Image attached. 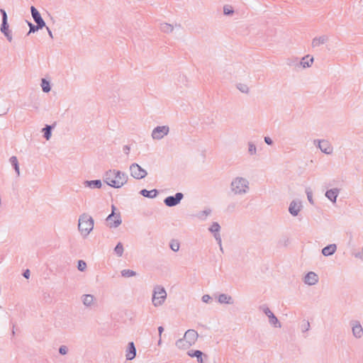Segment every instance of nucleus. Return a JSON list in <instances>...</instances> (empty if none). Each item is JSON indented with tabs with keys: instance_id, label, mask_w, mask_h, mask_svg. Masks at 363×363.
<instances>
[{
	"instance_id": "obj_1",
	"label": "nucleus",
	"mask_w": 363,
	"mask_h": 363,
	"mask_svg": "<svg viewBox=\"0 0 363 363\" xmlns=\"http://www.w3.org/2000/svg\"><path fill=\"white\" fill-rule=\"evenodd\" d=\"M104 181L113 188H121L128 181V176L121 171L113 169L106 172Z\"/></svg>"
},
{
	"instance_id": "obj_2",
	"label": "nucleus",
	"mask_w": 363,
	"mask_h": 363,
	"mask_svg": "<svg viewBox=\"0 0 363 363\" xmlns=\"http://www.w3.org/2000/svg\"><path fill=\"white\" fill-rule=\"evenodd\" d=\"M94 228V219L86 213L79 218L78 229L84 237H86Z\"/></svg>"
},
{
	"instance_id": "obj_3",
	"label": "nucleus",
	"mask_w": 363,
	"mask_h": 363,
	"mask_svg": "<svg viewBox=\"0 0 363 363\" xmlns=\"http://www.w3.org/2000/svg\"><path fill=\"white\" fill-rule=\"evenodd\" d=\"M230 187L235 194H244L249 189V182L242 177H236L231 182Z\"/></svg>"
},
{
	"instance_id": "obj_4",
	"label": "nucleus",
	"mask_w": 363,
	"mask_h": 363,
	"mask_svg": "<svg viewBox=\"0 0 363 363\" xmlns=\"http://www.w3.org/2000/svg\"><path fill=\"white\" fill-rule=\"evenodd\" d=\"M167 298V293L164 287L161 286H156L154 288L152 295V304L155 306H160L162 305Z\"/></svg>"
},
{
	"instance_id": "obj_5",
	"label": "nucleus",
	"mask_w": 363,
	"mask_h": 363,
	"mask_svg": "<svg viewBox=\"0 0 363 363\" xmlns=\"http://www.w3.org/2000/svg\"><path fill=\"white\" fill-rule=\"evenodd\" d=\"M116 207L112 206V213L106 218L107 225L109 228H117L121 224V218L120 213H115Z\"/></svg>"
},
{
	"instance_id": "obj_6",
	"label": "nucleus",
	"mask_w": 363,
	"mask_h": 363,
	"mask_svg": "<svg viewBox=\"0 0 363 363\" xmlns=\"http://www.w3.org/2000/svg\"><path fill=\"white\" fill-rule=\"evenodd\" d=\"M259 310L262 311L269 318V322L271 325L275 328L281 327V323H279L277 318L274 315V314L271 311L267 305L264 304L260 306Z\"/></svg>"
},
{
	"instance_id": "obj_7",
	"label": "nucleus",
	"mask_w": 363,
	"mask_h": 363,
	"mask_svg": "<svg viewBox=\"0 0 363 363\" xmlns=\"http://www.w3.org/2000/svg\"><path fill=\"white\" fill-rule=\"evenodd\" d=\"M169 132V127L168 125L157 126L152 130L151 136L152 139L159 140L167 135Z\"/></svg>"
},
{
	"instance_id": "obj_8",
	"label": "nucleus",
	"mask_w": 363,
	"mask_h": 363,
	"mask_svg": "<svg viewBox=\"0 0 363 363\" xmlns=\"http://www.w3.org/2000/svg\"><path fill=\"white\" fill-rule=\"evenodd\" d=\"M130 171L131 176L136 179L145 178L147 174L146 170L136 163H133L130 166Z\"/></svg>"
},
{
	"instance_id": "obj_9",
	"label": "nucleus",
	"mask_w": 363,
	"mask_h": 363,
	"mask_svg": "<svg viewBox=\"0 0 363 363\" xmlns=\"http://www.w3.org/2000/svg\"><path fill=\"white\" fill-rule=\"evenodd\" d=\"M184 198V194L177 192L174 196H169L164 199V203L168 207H174L180 203Z\"/></svg>"
},
{
	"instance_id": "obj_10",
	"label": "nucleus",
	"mask_w": 363,
	"mask_h": 363,
	"mask_svg": "<svg viewBox=\"0 0 363 363\" xmlns=\"http://www.w3.org/2000/svg\"><path fill=\"white\" fill-rule=\"evenodd\" d=\"M313 143L326 155H330L333 152V148L329 141L326 140H314Z\"/></svg>"
},
{
	"instance_id": "obj_11",
	"label": "nucleus",
	"mask_w": 363,
	"mask_h": 363,
	"mask_svg": "<svg viewBox=\"0 0 363 363\" xmlns=\"http://www.w3.org/2000/svg\"><path fill=\"white\" fill-rule=\"evenodd\" d=\"M30 12H31L32 17H33L34 21L35 22V23L41 28L45 27V23L44 20L43 19V18L41 17L40 13H39V11L37 10V9L35 6H32L30 7Z\"/></svg>"
},
{
	"instance_id": "obj_12",
	"label": "nucleus",
	"mask_w": 363,
	"mask_h": 363,
	"mask_svg": "<svg viewBox=\"0 0 363 363\" xmlns=\"http://www.w3.org/2000/svg\"><path fill=\"white\" fill-rule=\"evenodd\" d=\"M352 334L356 338H360L363 335V328L359 321L351 323Z\"/></svg>"
},
{
	"instance_id": "obj_13",
	"label": "nucleus",
	"mask_w": 363,
	"mask_h": 363,
	"mask_svg": "<svg viewBox=\"0 0 363 363\" xmlns=\"http://www.w3.org/2000/svg\"><path fill=\"white\" fill-rule=\"evenodd\" d=\"M198 336L199 335L196 330L190 329L186 331L184 339L192 345L196 341Z\"/></svg>"
},
{
	"instance_id": "obj_14",
	"label": "nucleus",
	"mask_w": 363,
	"mask_h": 363,
	"mask_svg": "<svg viewBox=\"0 0 363 363\" xmlns=\"http://www.w3.org/2000/svg\"><path fill=\"white\" fill-rule=\"evenodd\" d=\"M1 32L4 35L9 42H11L13 40L12 32L9 29V25L7 22H1L0 27Z\"/></svg>"
},
{
	"instance_id": "obj_15",
	"label": "nucleus",
	"mask_w": 363,
	"mask_h": 363,
	"mask_svg": "<svg viewBox=\"0 0 363 363\" xmlns=\"http://www.w3.org/2000/svg\"><path fill=\"white\" fill-rule=\"evenodd\" d=\"M301 203L300 201H292L289 205V211L293 216H298L301 209Z\"/></svg>"
},
{
	"instance_id": "obj_16",
	"label": "nucleus",
	"mask_w": 363,
	"mask_h": 363,
	"mask_svg": "<svg viewBox=\"0 0 363 363\" xmlns=\"http://www.w3.org/2000/svg\"><path fill=\"white\" fill-rule=\"evenodd\" d=\"M318 281V275L313 272L306 274L304 278V282L310 286L315 285Z\"/></svg>"
},
{
	"instance_id": "obj_17",
	"label": "nucleus",
	"mask_w": 363,
	"mask_h": 363,
	"mask_svg": "<svg viewBox=\"0 0 363 363\" xmlns=\"http://www.w3.org/2000/svg\"><path fill=\"white\" fill-rule=\"evenodd\" d=\"M136 356V348L135 347V345L133 342H130L128 345V349L126 350V359L128 360H132Z\"/></svg>"
},
{
	"instance_id": "obj_18",
	"label": "nucleus",
	"mask_w": 363,
	"mask_h": 363,
	"mask_svg": "<svg viewBox=\"0 0 363 363\" xmlns=\"http://www.w3.org/2000/svg\"><path fill=\"white\" fill-rule=\"evenodd\" d=\"M340 193V189L337 188H334L326 191L325 196L331 201L333 203H335L337 200V197Z\"/></svg>"
},
{
	"instance_id": "obj_19",
	"label": "nucleus",
	"mask_w": 363,
	"mask_h": 363,
	"mask_svg": "<svg viewBox=\"0 0 363 363\" xmlns=\"http://www.w3.org/2000/svg\"><path fill=\"white\" fill-rule=\"evenodd\" d=\"M313 57H310V55H306L301 58V60L299 61V65L300 67L303 68H307L311 67L313 62Z\"/></svg>"
},
{
	"instance_id": "obj_20",
	"label": "nucleus",
	"mask_w": 363,
	"mask_h": 363,
	"mask_svg": "<svg viewBox=\"0 0 363 363\" xmlns=\"http://www.w3.org/2000/svg\"><path fill=\"white\" fill-rule=\"evenodd\" d=\"M337 250L335 244H330L322 249V254L324 256H330L333 255Z\"/></svg>"
},
{
	"instance_id": "obj_21",
	"label": "nucleus",
	"mask_w": 363,
	"mask_h": 363,
	"mask_svg": "<svg viewBox=\"0 0 363 363\" xmlns=\"http://www.w3.org/2000/svg\"><path fill=\"white\" fill-rule=\"evenodd\" d=\"M328 40V37L327 35H321L319 37H315L312 40V47L315 48L318 47L320 45L325 43Z\"/></svg>"
},
{
	"instance_id": "obj_22",
	"label": "nucleus",
	"mask_w": 363,
	"mask_h": 363,
	"mask_svg": "<svg viewBox=\"0 0 363 363\" xmlns=\"http://www.w3.org/2000/svg\"><path fill=\"white\" fill-rule=\"evenodd\" d=\"M218 301L220 303L233 304L234 301L233 298L226 294H221L218 297Z\"/></svg>"
},
{
	"instance_id": "obj_23",
	"label": "nucleus",
	"mask_w": 363,
	"mask_h": 363,
	"mask_svg": "<svg viewBox=\"0 0 363 363\" xmlns=\"http://www.w3.org/2000/svg\"><path fill=\"white\" fill-rule=\"evenodd\" d=\"M84 184L86 187L91 189H100L102 186L101 181L100 179L85 181Z\"/></svg>"
},
{
	"instance_id": "obj_24",
	"label": "nucleus",
	"mask_w": 363,
	"mask_h": 363,
	"mask_svg": "<svg viewBox=\"0 0 363 363\" xmlns=\"http://www.w3.org/2000/svg\"><path fill=\"white\" fill-rule=\"evenodd\" d=\"M95 298L91 294H84L82 296L83 304L87 307H91L94 303Z\"/></svg>"
},
{
	"instance_id": "obj_25",
	"label": "nucleus",
	"mask_w": 363,
	"mask_h": 363,
	"mask_svg": "<svg viewBox=\"0 0 363 363\" xmlns=\"http://www.w3.org/2000/svg\"><path fill=\"white\" fill-rule=\"evenodd\" d=\"M140 194L145 197L153 199L157 196L158 191L157 189H152V190L148 191V190L144 189L140 191Z\"/></svg>"
},
{
	"instance_id": "obj_26",
	"label": "nucleus",
	"mask_w": 363,
	"mask_h": 363,
	"mask_svg": "<svg viewBox=\"0 0 363 363\" xmlns=\"http://www.w3.org/2000/svg\"><path fill=\"white\" fill-rule=\"evenodd\" d=\"M54 128V125H45V126L42 129V132L43 133V137L48 140L52 135V129Z\"/></svg>"
},
{
	"instance_id": "obj_27",
	"label": "nucleus",
	"mask_w": 363,
	"mask_h": 363,
	"mask_svg": "<svg viewBox=\"0 0 363 363\" xmlns=\"http://www.w3.org/2000/svg\"><path fill=\"white\" fill-rule=\"evenodd\" d=\"M176 346L179 349H186L191 345L186 340L179 339L176 342Z\"/></svg>"
},
{
	"instance_id": "obj_28",
	"label": "nucleus",
	"mask_w": 363,
	"mask_h": 363,
	"mask_svg": "<svg viewBox=\"0 0 363 363\" xmlns=\"http://www.w3.org/2000/svg\"><path fill=\"white\" fill-rule=\"evenodd\" d=\"M174 29V27L172 25L167 23H163L160 24V30L164 33H171L172 32Z\"/></svg>"
},
{
	"instance_id": "obj_29",
	"label": "nucleus",
	"mask_w": 363,
	"mask_h": 363,
	"mask_svg": "<svg viewBox=\"0 0 363 363\" xmlns=\"http://www.w3.org/2000/svg\"><path fill=\"white\" fill-rule=\"evenodd\" d=\"M41 87L43 91L45 93H48L51 89L50 82L47 81L45 79H42Z\"/></svg>"
},
{
	"instance_id": "obj_30",
	"label": "nucleus",
	"mask_w": 363,
	"mask_h": 363,
	"mask_svg": "<svg viewBox=\"0 0 363 363\" xmlns=\"http://www.w3.org/2000/svg\"><path fill=\"white\" fill-rule=\"evenodd\" d=\"M236 87L240 91L244 94H248L250 91L248 86L245 84L238 83L237 84Z\"/></svg>"
},
{
	"instance_id": "obj_31",
	"label": "nucleus",
	"mask_w": 363,
	"mask_h": 363,
	"mask_svg": "<svg viewBox=\"0 0 363 363\" xmlns=\"http://www.w3.org/2000/svg\"><path fill=\"white\" fill-rule=\"evenodd\" d=\"M123 246L121 242H118L114 248V252L118 257H121L123 255Z\"/></svg>"
},
{
	"instance_id": "obj_32",
	"label": "nucleus",
	"mask_w": 363,
	"mask_h": 363,
	"mask_svg": "<svg viewBox=\"0 0 363 363\" xmlns=\"http://www.w3.org/2000/svg\"><path fill=\"white\" fill-rule=\"evenodd\" d=\"M121 275L123 277H131L136 275V272L131 269H123L121 271Z\"/></svg>"
},
{
	"instance_id": "obj_33",
	"label": "nucleus",
	"mask_w": 363,
	"mask_h": 363,
	"mask_svg": "<svg viewBox=\"0 0 363 363\" xmlns=\"http://www.w3.org/2000/svg\"><path fill=\"white\" fill-rule=\"evenodd\" d=\"M28 24L29 26V31L27 35H30V33H35V32L38 31L39 29L43 28L40 27L39 26H38L37 24L34 25L30 22H28Z\"/></svg>"
},
{
	"instance_id": "obj_34",
	"label": "nucleus",
	"mask_w": 363,
	"mask_h": 363,
	"mask_svg": "<svg viewBox=\"0 0 363 363\" xmlns=\"http://www.w3.org/2000/svg\"><path fill=\"white\" fill-rule=\"evenodd\" d=\"M188 355L191 357H201V355H203V353L200 350H189L187 352Z\"/></svg>"
},
{
	"instance_id": "obj_35",
	"label": "nucleus",
	"mask_w": 363,
	"mask_h": 363,
	"mask_svg": "<svg viewBox=\"0 0 363 363\" xmlns=\"http://www.w3.org/2000/svg\"><path fill=\"white\" fill-rule=\"evenodd\" d=\"M220 229V226L217 222H213L209 228V230L213 233H219Z\"/></svg>"
},
{
	"instance_id": "obj_36",
	"label": "nucleus",
	"mask_w": 363,
	"mask_h": 363,
	"mask_svg": "<svg viewBox=\"0 0 363 363\" xmlns=\"http://www.w3.org/2000/svg\"><path fill=\"white\" fill-rule=\"evenodd\" d=\"M248 152H249L250 155L252 156L255 155L256 154V152H257L256 146L252 142L248 143Z\"/></svg>"
},
{
	"instance_id": "obj_37",
	"label": "nucleus",
	"mask_w": 363,
	"mask_h": 363,
	"mask_svg": "<svg viewBox=\"0 0 363 363\" xmlns=\"http://www.w3.org/2000/svg\"><path fill=\"white\" fill-rule=\"evenodd\" d=\"M170 248L174 252H177L179 249V242L177 240H172L170 242Z\"/></svg>"
},
{
	"instance_id": "obj_38",
	"label": "nucleus",
	"mask_w": 363,
	"mask_h": 363,
	"mask_svg": "<svg viewBox=\"0 0 363 363\" xmlns=\"http://www.w3.org/2000/svg\"><path fill=\"white\" fill-rule=\"evenodd\" d=\"M11 165L13 167V169H15V171L17 174V176L19 177L20 176V169H19V164H18V160H11Z\"/></svg>"
},
{
	"instance_id": "obj_39",
	"label": "nucleus",
	"mask_w": 363,
	"mask_h": 363,
	"mask_svg": "<svg viewBox=\"0 0 363 363\" xmlns=\"http://www.w3.org/2000/svg\"><path fill=\"white\" fill-rule=\"evenodd\" d=\"M86 268V263L83 260H79L78 264H77V269L79 271L83 272L85 270Z\"/></svg>"
},
{
	"instance_id": "obj_40",
	"label": "nucleus",
	"mask_w": 363,
	"mask_h": 363,
	"mask_svg": "<svg viewBox=\"0 0 363 363\" xmlns=\"http://www.w3.org/2000/svg\"><path fill=\"white\" fill-rule=\"evenodd\" d=\"M310 323L308 320H304L303 323L301 325V330L303 333H305L310 329Z\"/></svg>"
},
{
	"instance_id": "obj_41",
	"label": "nucleus",
	"mask_w": 363,
	"mask_h": 363,
	"mask_svg": "<svg viewBox=\"0 0 363 363\" xmlns=\"http://www.w3.org/2000/svg\"><path fill=\"white\" fill-rule=\"evenodd\" d=\"M289 66L300 67L298 58L290 59L287 63Z\"/></svg>"
},
{
	"instance_id": "obj_42",
	"label": "nucleus",
	"mask_w": 363,
	"mask_h": 363,
	"mask_svg": "<svg viewBox=\"0 0 363 363\" xmlns=\"http://www.w3.org/2000/svg\"><path fill=\"white\" fill-rule=\"evenodd\" d=\"M213 236H214L215 239L216 240V241L218 242V244L220 246V250L223 251L222 241H221V238H220V233H213Z\"/></svg>"
},
{
	"instance_id": "obj_43",
	"label": "nucleus",
	"mask_w": 363,
	"mask_h": 363,
	"mask_svg": "<svg viewBox=\"0 0 363 363\" xmlns=\"http://www.w3.org/2000/svg\"><path fill=\"white\" fill-rule=\"evenodd\" d=\"M211 211L210 209H206L199 213V217L201 219H203L206 216H208L211 213Z\"/></svg>"
},
{
	"instance_id": "obj_44",
	"label": "nucleus",
	"mask_w": 363,
	"mask_h": 363,
	"mask_svg": "<svg viewBox=\"0 0 363 363\" xmlns=\"http://www.w3.org/2000/svg\"><path fill=\"white\" fill-rule=\"evenodd\" d=\"M68 352V348L66 345H61L59 348V353L62 355H65Z\"/></svg>"
},
{
	"instance_id": "obj_45",
	"label": "nucleus",
	"mask_w": 363,
	"mask_h": 363,
	"mask_svg": "<svg viewBox=\"0 0 363 363\" xmlns=\"http://www.w3.org/2000/svg\"><path fill=\"white\" fill-rule=\"evenodd\" d=\"M0 12L2 16V22H7L8 21V16H7L6 11L3 9H0Z\"/></svg>"
},
{
	"instance_id": "obj_46",
	"label": "nucleus",
	"mask_w": 363,
	"mask_h": 363,
	"mask_svg": "<svg viewBox=\"0 0 363 363\" xmlns=\"http://www.w3.org/2000/svg\"><path fill=\"white\" fill-rule=\"evenodd\" d=\"M211 299V297L208 294H205L202 296V301L204 303H208Z\"/></svg>"
},
{
	"instance_id": "obj_47",
	"label": "nucleus",
	"mask_w": 363,
	"mask_h": 363,
	"mask_svg": "<svg viewBox=\"0 0 363 363\" xmlns=\"http://www.w3.org/2000/svg\"><path fill=\"white\" fill-rule=\"evenodd\" d=\"M130 150V145H124L123 147V152L125 155H128Z\"/></svg>"
},
{
	"instance_id": "obj_48",
	"label": "nucleus",
	"mask_w": 363,
	"mask_h": 363,
	"mask_svg": "<svg viewBox=\"0 0 363 363\" xmlns=\"http://www.w3.org/2000/svg\"><path fill=\"white\" fill-rule=\"evenodd\" d=\"M264 140L269 145H272L274 143V142L272 140V138L268 137V136H265L264 138Z\"/></svg>"
},
{
	"instance_id": "obj_49",
	"label": "nucleus",
	"mask_w": 363,
	"mask_h": 363,
	"mask_svg": "<svg viewBox=\"0 0 363 363\" xmlns=\"http://www.w3.org/2000/svg\"><path fill=\"white\" fill-rule=\"evenodd\" d=\"M204 359H207L208 357L206 354H203V355H201V357L197 358V361L199 363H204V362H203Z\"/></svg>"
},
{
	"instance_id": "obj_50",
	"label": "nucleus",
	"mask_w": 363,
	"mask_h": 363,
	"mask_svg": "<svg viewBox=\"0 0 363 363\" xmlns=\"http://www.w3.org/2000/svg\"><path fill=\"white\" fill-rule=\"evenodd\" d=\"M223 12H224V14H225V15H230L233 13V10L228 9L224 7Z\"/></svg>"
},
{
	"instance_id": "obj_51",
	"label": "nucleus",
	"mask_w": 363,
	"mask_h": 363,
	"mask_svg": "<svg viewBox=\"0 0 363 363\" xmlns=\"http://www.w3.org/2000/svg\"><path fill=\"white\" fill-rule=\"evenodd\" d=\"M308 200L311 203H313L312 194L311 192H307Z\"/></svg>"
},
{
	"instance_id": "obj_52",
	"label": "nucleus",
	"mask_w": 363,
	"mask_h": 363,
	"mask_svg": "<svg viewBox=\"0 0 363 363\" xmlns=\"http://www.w3.org/2000/svg\"><path fill=\"white\" fill-rule=\"evenodd\" d=\"M23 276L26 278V279H28L30 277V270L29 269H26L23 274Z\"/></svg>"
},
{
	"instance_id": "obj_53",
	"label": "nucleus",
	"mask_w": 363,
	"mask_h": 363,
	"mask_svg": "<svg viewBox=\"0 0 363 363\" xmlns=\"http://www.w3.org/2000/svg\"><path fill=\"white\" fill-rule=\"evenodd\" d=\"M158 331H159L160 336H161L162 333L164 331L163 327L162 326H160L158 328Z\"/></svg>"
},
{
	"instance_id": "obj_54",
	"label": "nucleus",
	"mask_w": 363,
	"mask_h": 363,
	"mask_svg": "<svg viewBox=\"0 0 363 363\" xmlns=\"http://www.w3.org/2000/svg\"><path fill=\"white\" fill-rule=\"evenodd\" d=\"M47 30H48V35L51 38H53V35H52V31L50 30L49 28L47 27Z\"/></svg>"
},
{
	"instance_id": "obj_55",
	"label": "nucleus",
	"mask_w": 363,
	"mask_h": 363,
	"mask_svg": "<svg viewBox=\"0 0 363 363\" xmlns=\"http://www.w3.org/2000/svg\"><path fill=\"white\" fill-rule=\"evenodd\" d=\"M14 327H15V325H13V330H12V334H13V335L15 334V332H14V330H13Z\"/></svg>"
},
{
	"instance_id": "obj_56",
	"label": "nucleus",
	"mask_w": 363,
	"mask_h": 363,
	"mask_svg": "<svg viewBox=\"0 0 363 363\" xmlns=\"http://www.w3.org/2000/svg\"><path fill=\"white\" fill-rule=\"evenodd\" d=\"M10 159L14 160V159H17V158L16 156H12L11 157H10Z\"/></svg>"
},
{
	"instance_id": "obj_57",
	"label": "nucleus",
	"mask_w": 363,
	"mask_h": 363,
	"mask_svg": "<svg viewBox=\"0 0 363 363\" xmlns=\"http://www.w3.org/2000/svg\"><path fill=\"white\" fill-rule=\"evenodd\" d=\"M161 342H162V340H161V338H160V340H159V341H158V345H160V344H161Z\"/></svg>"
}]
</instances>
